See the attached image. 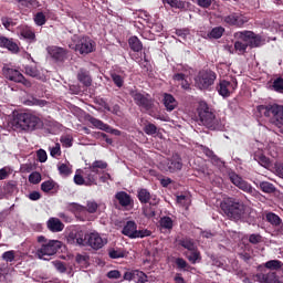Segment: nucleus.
Instances as JSON below:
<instances>
[{"label": "nucleus", "mask_w": 283, "mask_h": 283, "mask_svg": "<svg viewBox=\"0 0 283 283\" xmlns=\"http://www.w3.org/2000/svg\"><path fill=\"white\" fill-rule=\"evenodd\" d=\"M221 211L233 222H249L251 208L233 197H226L220 203Z\"/></svg>", "instance_id": "1"}, {"label": "nucleus", "mask_w": 283, "mask_h": 283, "mask_svg": "<svg viewBox=\"0 0 283 283\" xmlns=\"http://www.w3.org/2000/svg\"><path fill=\"white\" fill-rule=\"evenodd\" d=\"M63 247V242L59 240H50L44 235L36 238V255L39 260H49L52 255H56L59 250Z\"/></svg>", "instance_id": "2"}, {"label": "nucleus", "mask_w": 283, "mask_h": 283, "mask_svg": "<svg viewBox=\"0 0 283 283\" xmlns=\"http://www.w3.org/2000/svg\"><path fill=\"white\" fill-rule=\"evenodd\" d=\"M258 112L261 116L270 118V123L275 125L276 132H279V134H283V105H260L258 106Z\"/></svg>", "instance_id": "3"}, {"label": "nucleus", "mask_w": 283, "mask_h": 283, "mask_svg": "<svg viewBox=\"0 0 283 283\" xmlns=\"http://www.w3.org/2000/svg\"><path fill=\"white\" fill-rule=\"evenodd\" d=\"M14 122L23 132H36L43 127V120L32 113H18Z\"/></svg>", "instance_id": "4"}, {"label": "nucleus", "mask_w": 283, "mask_h": 283, "mask_svg": "<svg viewBox=\"0 0 283 283\" xmlns=\"http://www.w3.org/2000/svg\"><path fill=\"white\" fill-rule=\"evenodd\" d=\"M197 114L199 116L200 123H202L205 127H208V129H216V126L218 125V119L216 118V114H213V111L211 109V107H209V104H207V102H199V105L197 107Z\"/></svg>", "instance_id": "5"}, {"label": "nucleus", "mask_w": 283, "mask_h": 283, "mask_svg": "<svg viewBox=\"0 0 283 283\" xmlns=\"http://www.w3.org/2000/svg\"><path fill=\"white\" fill-rule=\"evenodd\" d=\"M107 169V163L103 160H95L91 166L84 168L83 176L86 178V187H92V185H97L98 176H101V170Z\"/></svg>", "instance_id": "6"}, {"label": "nucleus", "mask_w": 283, "mask_h": 283, "mask_svg": "<svg viewBox=\"0 0 283 283\" xmlns=\"http://www.w3.org/2000/svg\"><path fill=\"white\" fill-rule=\"evenodd\" d=\"M218 75L211 70H201L195 77V85L198 90H209L216 83Z\"/></svg>", "instance_id": "7"}, {"label": "nucleus", "mask_w": 283, "mask_h": 283, "mask_svg": "<svg viewBox=\"0 0 283 283\" xmlns=\"http://www.w3.org/2000/svg\"><path fill=\"white\" fill-rule=\"evenodd\" d=\"M75 52H78L82 56H87L92 52H96V41L92 40L88 35L78 36L74 48Z\"/></svg>", "instance_id": "8"}, {"label": "nucleus", "mask_w": 283, "mask_h": 283, "mask_svg": "<svg viewBox=\"0 0 283 283\" xmlns=\"http://www.w3.org/2000/svg\"><path fill=\"white\" fill-rule=\"evenodd\" d=\"M129 96H132L135 105L144 112H151L154 109V99L149 97V94H143L138 90H130Z\"/></svg>", "instance_id": "9"}, {"label": "nucleus", "mask_w": 283, "mask_h": 283, "mask_svg": "<svg viewBox=\"0 0 283 283\" xmlns=\"http://www.w3.org/2000/svg\"><path fill=\"white\" fill-rule=\"evenodd\" d=\"M2 74L8 81L21 83L24 87H32V82H30V80L25 78L19 70L12 69L8 64L2 67Z\"/></svg>", "instance_id": "10"}, {"label": "nucleus", "mask_w": 283, "mask_h": 283, "mask_svg": "<svg viewBox=\"0 0 283 283\" xmlns=\"http://www.w3.org/2000/svg\"><path fill=\"white\" fill-rule=\"evenodd\" d=\"M234 36L248 43L249 48H260L262 45V35H258L253 31H239L234 33Z\"/></svg>", "instance_id": "11"}, {"label": "nucleus", "mask_w": 283, "mask_h": 283, "mask_svg": "<svg viewBox=\"0 0 283 283\" xmlns=\"http://www.w3.org/2000/svg\"><path fill=\"white\" fill-rule=\"evenodd\" d=\"M235 90H238V80L234 77L231 80H221L217 85V92L223 98H229Z\"/></svg>", "instance_id": "12"}, {"label": "nucleus", "mask_w": 283, "mask_h": 283, "mask_svg": "<svg viewBox=\"0 0 283 283\" xmlns=\"http://www.w3.org/2000/svg\"><path fill=\"white\" fill-rule=\"evenodd\" d=\"M105 244H107V239L101 237L98 232L85 234V247H90L93 251H101Z\"/></svg>", "instance_id": "13"}, {"label": "nucleus", "mask_w": 283, "mask_h": 283, "mask_svg": "<svg viewBox=\"0 0 283 283\" xmlns=\"http://www.w3.org/2000/svg\"><path fill=\"white\" fill-rule=\"evenodd\" d=\"M229 178H230V182H232L234 187H238V189H240L241 191H244V193H249L250 196H255L256 193L255 188H253V186H251L249 181L242 179V177H240L238 174L231 172L229 175Z\"/></svg>", "instance_id": "14"}, {"label": "nucleus", "mask_w": 283, "mask_h": 283, "mask_svg": "<svg viewBox=\"0 0 283 283\" xmlns=\"http://www.w3.org/2000/svg\"><path fill=\"white\" fill-rule=\"evenodd\" d=\"M124 280L127 282L147 283V274L140 270L126 271L124 273Z\"/></svg>", "instance_id": "15"}, {"label": "nucleus", "mask_w": 283, "mask_h": 283, "mask_svg": "<svg viewBox=\"0 0 283 283\" xmlns=\"http://www.w3.org/2000/svg\"><path fill=\"white\" fill-rule=\"evenodd\" d=\"M0 48L8 50L12 54H18L19 52V44L14 42L12 38H6V35L0 34Z\"/></svg>", "instance_id": "16"}, {"label": "nucleus", "mask_w": 283, "mask_h": 283, "mask_svg": "<svg viewBox=\"0 0 283 283\" xmlns=\"http://www.w3.org/2000/svg\"><path fill=\"white\" fill-rule=\"evenodd\" d=\"M167 168L170 174H176L182 169V157L179 154H174L171 158L168 159Z\"/></svg>", "instance_id": "17"}, {"label": "nucleus", "mask_w": 283, "mask_h": 283, "mask_svg": "<svg viewBox=\"0 0 283 283\" xmlns=\"http://www.w3.org/2000/svg\"><path fill=\"white\" fill-rule=\"evenodd\" d=\"M223 21L228 25H235L237 28H242V25H244V23H247V20H244V18L238 13H232V14L226 15L223 18Z\"/></svg>", "instance_id": "18"}, {"label": "nucleus", "mask_w": 283, "mask_h": 283, "mask_svg": "<svg viewBox=\"0 0 283 283\" xmlns=\"http://www.w3.org/2000/svg\"><path fill=\"white\" fill-rule=\"evenodd\" d=\"M48 52L50 56L54 59V61H57L59 63H63V61H65V56H67V53L65 52V50L59 46H50L48 49Z\"/></svg>", "instance_id": "19"}, {"label": "nucleus", "mask_w": 283, "mask_h": 283, "mask_svg": "<svg viewBox=\"0 0 283 283\" xmlns=\"http://www.w3.org/2000/svg\"><path fill=\"white\" fill-rule=\"evenodd\" d=\"M255 277L256 282L260 283H280V276H277V273L275 272H269L266 274L258 273Z\"/></svg>", "instance_id": "20"}, {"label": "nucleus", "mask_w": 283, "mask_h": 283, "mask_svg": "<svg viewBox=\"0 0 283 283\" xmlns=\"http://www.w3.org/2000/svg\"><path fill=\"white\" fill-rule=\"evenodd\" d=\"M46 227L52 233H61L65 229V224L62 223L61 219L54 217L46 221Z\"/></svg>", "instance_id": "21"}, {"label": "nucleus", "mask_w": 283, "mask_h": 283, "mask_svg": "<svg viewBox=\"0 0 283 283\" xmlns=\"http://www.w3.org/2000/svg\"><path fill=\"white\" fill-rule=\"evenodd\" d=\"M115 198L117 202H119L120 207H132V205H134L132 196L125 191L116 192Z\"/></svg>", "instance_id": "22"}, {"label": "nucleus", "mask_w": 283, "mask_h": 283, "mask_svg": "<svg viewBox=\"0 0 283 283\" xmlns=\"http://www.w3.org/2000/svg\"><path fill=\"white\" fill-rule=\"evenodd\" d=\"M137 229H138V224H136V221H127L122 230V233L123 235L130 238V240H134V235Z\"/></svg>", "instance_id": "23"}, {"label": "nucleus", "mask_w": 283, "mask_h": 283, "mask_svg": "<svg viewBox=\"0 0 283 283\" xmlns=\"http://www.w3.org/2000/svg\"><path fill=\"white\" fill-rule=\"evenodd\" d=\"M163 3L176 10H187L189 8V2L182 0H163Z\"/></svg>", "instance_id": "24"}, {"label": "nucleus", "mask_w": 283, "mask_h": 283, "mask_svg": "<svg viewBox=\"0 0 283 283\" xmlns=\"http://www.w3.org/2000/svg\"><path fill=\"white\" fill-rule=\"evenodd\" d=\"M177 242L179 247L187 249V251H196V248H198V245L196 244V241L189 237H184L179 239Z\"/></svg>", "instance_id": "25"}, {"label": "nucleus", "mask_w": 283, "mask_h": 283, "mask_svg": "<svg viewBox=\"0 0 283 283\" xmlns=\"http://www.w3.org/2000/svg\"><path fill=\"white\" fill-rule=\"evenodd\" d=\"M77 81L84 85V87H91L92 86V76L90 75V72L86 70H80L77 73Z\"/></svg>", "instance_id": "26"}, {"label": "nucleus", "mask_w": 283, "mask_h": 283, "mask_svg": "<svg viewBox=\"0 0 283 283\" xmlns=\"http://www.w3.org/2000/svg\"><path fill=\"white\" fill-rule=\"evenodd\" d=\"M164 105L167 112H174V109L178 107V102L176 101V97H174V95L166 93L164 95Z\"/></svg>", "instance_id": "27"}, {"label": "nucleus", "mask_w": 283, "mask_h": 283, "mask_svg": "<svg viewBox=\"0 0 283 283\" xmlns=\"http://www.w3.org/2000/svg\"><path fill=\"white\" fill-rule=\"evenodd\" d=\"M128 45L133 52H143V42L136 35L128 39Z\"/></svg>", "instance_id": "28"}, {"label": "nucleus", "mask_w": 283, "mask_h": 283, "mask_svg": "<svg viewBox=\"0 0 283 283\" xmlns=\"http://www.w3.org/2000/svg\"><path fill=\"white\" fill-rule=\"evenodd\" d=\"M137 198L142 205H149V200H151V193L149 192V190L140 188L137 191Z\"/></svg>", "instance_id": "29"}, {"label": "nucleus", "mask_w": 283, "mask_h": 283, "mask_svg": "<svg viewBox=\"0 0 283 283\" xmlns=\"http://www.w3.org/2000/svg\"><path fill=\"white\" fill-rule=\"evenodd\" d=\"M186 258L191 264H197V262H200L202 260V256L200 255V250H198V248H195V250H190L189 253H186Z\"/></svg>", "instance_id": "30"}, {"label": "nucleus", "mask_w": 283, "mask_h": 283, "mask_svg": "<svg viewBox=\"0 0 283 283\" xmlns=\"http://www.w3.org/2000/svg\"><path fill=\"white\" fill-rule=\"evenodd\" d=\"M266 222L272 224V227H280L282 224V218L277 216L275 212H268L265 214Z\"/></svg>", "instance_id": "31"}, {"label": "nucleus", "mask_w": 283, "mask_h": 283, "mask_svg": "<svg viewBox=\"0 0 283 283\" xmlns=\"http://www.w3.org/2000/svg\"><path fill=\"white\" fill-rule=\"evenodd\" d=\"M24 74H27V76H31L32 78H36L38 81H41V72H39V69H36V66L25 65Z\"/></svg>", "instance_id": "32"}, {"label": "nucleus", "mask_w": 283, "mask_h": 283, "mask_svg": "<svg viewBox=\"0 0 283 283\" xmlns=\"http://www.w3.org/2000/svg\"><path fill=\"white\" fill-rule=\"evenodd\" d=\"M88 123L93 125L96 129H101L102 132L109 130V125L105 124L103 120L96 118V117H90Z\"/></svg>", "instance_id": "33"}, {"label": "nucleus", "mask_w": 283, "mask_h": 283, "mask_svg": "<svg viewBox=\"0 0 283 283\" xmlns=\"http://www.w3.org/2000/svg\"><path fill=\"white\" fill-rule=\"evenodd\" d=\"M20 8H27L32 10V8H39V0H14Z\"/></svg>", "instance_id": "34"}, {"label": "nucleus", "mask_w": 283, "mask_h": 283, "mask_svg": "<svg viewBox=\"0 0 283 283\" xmlns=\"http://www.w3.org/2000/svg\"><path fill=\"white\" fill-rule=\"evenodd\" d=\"M14 191H17V181L14 180L6 182L2 187V193L6 196H12Z\"/></svg>", "instance_id": "35"}, {"label": "nucleus", "mask_w": 283, "mask_h": 283, "mask_svg": "<svg viewBox=\"0 0 283 283\" xmlns=\"http://www.w3.org/2000/svg\"><path fill=\"white\" fill-rule=\"evenodd\" d=\"M264 266L270 271H280L283 268V263L280 260H270L265 262Z\"/></svg>", "instance_id": "36"}, {"label": "nucleus", "mask_w": 283, "mask_h": 283, "mask_svg": "<svg viewBox=\"0 0 283 283\" xmlns=\"http://www.w3.org/2000/svg\"><path fill=\"white\" fill-rule=\"evenodd\" d=\"M259 187L263 193H275V186L269 181H261Z\"/></svg>", "instance_id": "37"}, {"label": "nucleus", "mask_w": 283, "mask_h": 283, "mask_svg": "<svg viewBox=\"0 0 283 283\" xmlns=\"http://www.w3.org/2000/svg\"><path fill=\"white\" fill-rule=\"evenodd\" d=\"M159 224L161 229H166L168 231H171V229H174V220H171L170 217H163L159 220Z\"/></svg>", "instance_id": "38"}, {"label": "nucleus", "mask_w": 283, "mask_h": 283, "mask_svg": "<svg viewBox=\"0 0 283 283\" xmlns=\"http://www.w3.org/2000/svg\"><path fill=\"white\" fill-rule=\"evenodd\" d=\"M222 34H224V28L216 27L208 33V36L209 39H222Z\"/></svg>", "instance_id": "39"}, {"label": "nucleus", "mask_w": 283, "mask_h": 283, "mask_svg": "<svg viewBox=\"0 0 283 283\" xmlns=\"http://www.w3.org/2000/svg\"><path fill=\"white\" fill-rule=\"evenodd\" d=\"M75 261L83 269H87V266H90V255L76 254Z\"/></svg>", "instance_id": "40"}, {"label": "nucleus", "mask_w": 283, "mask_h": 283, "mask_svg": "<svg viewBox=\"0 0 283 283\" xmlns=\"http://www.w3.org/2000/svg\"><path fill=\"white\" fill-rule=\"evenodd\" d=\"M201 151L212 160V163H220V158L217 157L216 153L207 146H201Z\"/></svg>", "instance_id": "41"}, {"label": "nucleus", "mask_w": 283, "mask_h": 283, "mask_svg": "<svg viewBox=\"0 0 283 283\" xmlns=\"http://www.w3.org/2000/svg\"><path fill=\"white\" fill-rule=\"evenodd\" d=\"M249 48V42L237 41L234 42V50L238 54H247V49Z\"/></svg>", "instance_id": "42"}, {"label": "nucleus", "mask_w": 283, "mask_h": 283, "mask_svg": "<svg viewBox=\"0 0 283 283\" xmlns=\"http://www.w3.org/2000/svg\"><path fill=\"white\" fill-rule=\"evenodd\" d=\"M57 169L60 175L64 178H67V176H72V167H70V165L67 164H60Z\"/></svg>", "instance_id": "43"}, {"label": "nucleus", "mask_w": 283, "mask_h": 283, "mask_svg": "<svg viewBox=\"0 0 283 283\" xmlns=\"http://www.w3.org/2000/svg\"><path fill=\"white\" fill-rule=\"evenodd\" d=\"M54 187H56V182H54V180H46L41 184V190L44 193H50V191H52Z\"/></svg>", "instance_id": "44"}, {"label": "nucleus", "mask_w": 283, "mask_h": 283, "mask_svg": "<svg viewBox=\"0 0 283 283\" xmlns=\"http://www.w3.org/2000/svg\"><path fill=\"white\" fill-rule=\"evenodd\" d=\"M254 160H258L259 165H261L262 167H269V165H271V160L269 159V157L262 154H255Z\"/></svg>", "instance_id": "45"}, {"label": "nucleus", "mask_w": 283, "mask_h": 283, "mask_svg": "<svg viewBox=\"0 0 283 283\" xmlns=\"http://www.w3.org/2000/svg\"><path fill=\"white\" fill-rule=\"evenodd\" d=\"M104 109H106V112L115 114V116H123V111L120 109V105L118 104L113 105V107L108 106V104H105Z\"/></svg>", "instance_id": "46"}, {"label": "nucleus", "mask_w": 283, "mask_h": 283, "mask_svg": "<svg viewBox=\"0 0 283 283\" xmlns=\"http://www.w3.org/2000/svg\"><path fill=\"white\" fill-rule=\"evenodd\" d=\"M60 143L62 144L63 147L70 148L74 143V138L71 135H63L60 138Z\"/></svg>", "instance_id": "47"}, {"label": "nucleus", "mask_w": 283, "mask_h": 283, "mask_svg": "<svg viewBox=\"0 0 283 283\" xmlns=\"http://www.w3.org/2000/svg\"><path fill=\"white\" fill-rule=\"evenodd\" d=\"M23 39H28L29 41H35L36 34L31 29H22L20 32Z\"/></svg>", "instance_id": "48"}, {"label": "nucleus", "mask_w": 283, "mask_h": 283, "mask_svg": "<svg viewBox=\"0 0 283 283\" xmlns=\"http://www.w3.org/2000/svg\"><path fill=\"white\" fill-rule=\"evenodd\" d=\"M111 78L116 87H123V85H125V80L119 74L112 73Z\"/></svg>", "instance_id": "49"}, {"label": "nucleus", "mask_w": 283, "mask_h": 283, "mask_svg": "<svg viewBox=\"0 0 283 283\" xmlns=\"http://www.w3.org/2000/svg\"><path fill=\"white\" fill-rule=\"evenodd\" d=\"M151 235V231L144 229V230H135V234L133 237V240H136L137 238H149Z\"/></svg>", "instance_id": "50"}, {"label": "nucleus", "mask_w": 283, "mask_h": 283, "mask_svg": "<svg viewBox=\"0 0 283 283\" xmlns=\"http://www.w3.org/2000/svg\"><path fill=\"white\" fill-rule=\"evenodd\" d=\"M45 14L43 12H38L34 17L35 25H45L46 23Z\"/></svg>", "instance_id": "51"}, {"label": "nucleus", "mask_w": 283, "mask_h": 283, "mask_svg": "<svg viewBox=\"0 0 283 283\" xmlns=\"http://www.w3.org/2000/svg\"><path fill=\"white\" fill-rule=\"evenodd\" d=\"M273 90H274V92H279L280 94H283V78L282 77H277L276 80H274Z\"/></svg>", "instance_id": "52"}, {"label": "nucleus", "mask_w": 283, "mask_h": 283, "mask_svg": "<svg viewBox=\"0 0 283 283\" xmlns=\"http://www.w3.org/2000/svg\"><path fill=\"white\" fill-rule=\"evenodd\" d=\"M108 255L112 260H118L120 258H125V252L112 249L109 250Z\"/></svg>", "instance_id": "53"}, {"label": "nucleus", "mask_w": 283, "mask_h": 283, "mask_svg": "<svg viewBox=\"0 0 283 283\" xmlns=\"http://www.w3.org/2000/svg\"><path fill=\"white\" fill-rule=\"evenodd\" d=\"M143 213L145 218H154L156 216V210L151 206H145L143 208Z\"/></svg>", "instance_id": "54"}, {"label": "nucleus", "mask_w": 283, "mask_h": 283, "mask_svg": "<svg viewBox=\"0 0 283 283\" xmlns=\"http://www.w3.org/2000/svg\"><path fill=\"white\" fill-rule=\"evenodd\" d=\"M144 132L147 134V136H154V134H157L158 127H156L154 124H148L144 127Z\"/></svg>", "instance_id": "55"}, {"label": "nucleus", "mask_w": 283, "mask_h": 283, "mask_svg": "<svg viewBox=\"0 0 283 283\" xmlns=\"http://www.w3.org/2000/svg\"><path fill=\"white\" fill-rule=\"evenodd\" d=\"M14 258H15L14 250L7 251L2 254V260H4V262H14Z\"/></svg>", "instance_id": "56"}, {"label": "nucleus", "mask_w": 283, "mask_h": 283, "mask_svg": "<svg viewBox=\"0 0 283 283\" xmlns=\"http://www.w3.org/2000/svg\"><path fill=\"white\" fill-rule=\"evenodd\" d=\"M29 182H31V185H39V182H41V175L36 171L32 172L29 175Z\"/></svg>", "instance_id": "57"}, {"label": "nucleus", "mask_w": 283, "mask_h": 283, "mask_svg": "<svg viewBox=\"0 0 283 283\" xmlns=\"http://www.w3.org/2000/svg\"><path fill=\"white\" fill-rule=\"evenodd\" d=\"M74 182H75V185H78V186L85 185L87 187V179L85 178L84 175L75 174Z\"/></svg>", "instance_id": "58"}, {"label": "nucleus", "mask_w": 283, "mask_h": 283, "mask_svg": "<svg viewBox=\"0 0 283 283\" xmlns=\"http://www.w3.org/2000/svg\"><path fill=\"white\" fill-rule=\"evenodd\" d=\"M86 211L88 213H96V211H98V203H96V201H88L86 203Z\"/></svg>", "instance_id": "59"}, {"label": "nucleus", "mask_w": 283, "mask_h": 283, "mask_svg": "<svg viewBox=\"0 0 283 283\" xmlns=\"http://www.w3.org/2000/svg\"><path fill=\"white\" fill-rule=\"evenodd\" d=\"M50 154L52 158H56V156H61V144H55L54 147L50 148Z\"/></svg>", "instance_id": "60"}, {"label": "nucleus", "mask_w": 283, "mask_h": 283, "mask_svg": "<svg viewBox=\"0 0 283 283\" xmlns=\"http://www.w3.org/2000/svg\"><path fill=\"white\" fill-rule=\"evenodd\" d=\"M262 242V235L260 234H250L249 243L250 244H260Z\"/></svg>", "instance_id": "61"}, {"label": "nucleus", "mask_w": 283, "mask_h": 283, "mask_svg": "<svg viewBox=\"0 0 283 283\" xmlns=\"http://www.w3.org/2000/svg\"><path fill=\"white\" fill-rule=\"evenodd\" d=\"M1 23L6 28V30H10V28L14 25V22H12V18H8V17L2 18Z\"/></svg>", "instance_id": "62"}, {"label": "nucleus", "mask_w": 283, "mask_h": 283, "mask_svg": "<svg viewBox=\"0 0 283 283\" xmlns=\"http://www.w3.org/2000/svg\"><path fill=\"white\" fill-rule=\"evenodd\" d=\"M54 266H55L56 271H59V273H65V271H67V265H65L64 262L56 261L54 263Z\"/></svg>", "instance_id": "63"}, {"label": "nucleus", "mask_w": 283, "mask_h": 283, "mask_svg": "<svg viewBox=\"0 0 283 283\" xmlns=\"http://www.w3.org/2000/svg\"><path fill=\"white\" fill-rule=\"evenodd\" d=\"M36 156L40 163H45L48 160V153L44 149H39Z\"/></svg>", "instance_id": "64"}]
</instances>
